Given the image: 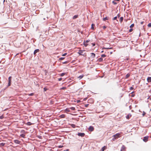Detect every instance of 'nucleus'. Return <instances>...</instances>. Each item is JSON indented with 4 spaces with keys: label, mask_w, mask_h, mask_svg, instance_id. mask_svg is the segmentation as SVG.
<instances>
[{
    "label": "nucleus",
    "mask_w": 151,
    "mask_h": 151,
    "mask_svg": "<svg viewBox=\"0 0 151 151\" xmlns=\"http://www.w3.org/2000/svg\"><path fill=\"white\" fill-rule=\"evenodd\" d=\"M120 134L119 133H117L113 135V140H114L117 139L118 138L120 137Z\"/></svg>",
    "instance_id": "nucleus-1"
},
{
    "label": "nucleus",
    "mask_w": 151,
    "mask_h": 151,
    "mask_svg": "<svg viewBox=\"0 0 151 151\" xmlns=\"http://www.w3.org/2000/svg\"><path fill=\"white\" fill-rule=\"evenodd\" d=\"M12 77L11 76H10L8 78V81L9 82L8 84V86H9L11 85V80H12Z\"/></svg>",
    "instance_id": "nucleus-2"
},
{
    "label": "nucleus",
    "mask_w": 151,
    "mask_h": 151,
    "mask_svg": "<svg viewBox=\"0 0 151 151\" xmlns=\"http://www.w3.org/2000/svg\"><path fill=\"white\" fill-rule=\"evenodd\" d=\"M84 51V50H80L79 52H78V54L79 55H83L84 54H83V52Z\"/></svg>",
    "instance_id": "nucleus-3"
},
{
    "label": "nucleus",
    "mask_w": 151,
    "mask_h": 151,
    "mask_svg": "<svg viewBox=\"0 0 151 151\" xmlns=\"http://www.w3.org/2000/svg\"><path fill=\"white\" fill-rule=\"evenodd\" d=\"M148 136L144 137L143 139V141L145 142H147L148 140Z\"/></svg>",
    "instance_id": "nucleus-4"
},
{
    "label": "nucleus",
    "mask_w": 151,
    "mask_h": 151,
    "mask_svg": "<svg viewBox=\"0 0 151 151\" xmlns=\"http://www.w3.org/2000/svg\"><path fill=\"white\" fill-rule=\"evenodd\" d=\"M77 135L79 136L83 137L84 136L85 134L84 133H79Z\"/></svg>",
    "instance_id": "nucleus-5"
},
{
    "label": "nucleus",
    "mask_w": 151,
    "mask_h": 151,
    "mask_svg": "<svg viewBox=\"0 0 151 151\" xmlns=\"http://www.w3.org/2000/svg\"><path fill=\"white\" fill-rule=\"evenodd\" d=\"M40 50H39V49H36L35 50L34 52V55H36V53L37 52H40Z\"/></svg>",
    "instance_id": "nucleus-6"
},
{
    "label": "nucleus",
    "mask_w": 151,
    "mask_h": 151,
    "mask_svg": "<svg viewBox=\"0 0 151 151\" xmlns=\"http://www.w3.org/2000/svg\"><path fill=\"white\" fill-rule=\"evenodd\" d=\"M94 129V127L92 126H90L88 128L89 130L90 131H93Z\"/></svg>",
    "instance_id": "nucleus-7"
},
{
    "label": "nucleus",
    "mask_w": 151,
    "mask_h": 151,
    "mask_svg": "<svg viewBox=\"0 0 151 151\" xmlns=\"http://www.w3.org/2000/svg\"><path fill=\"white\" fill-rule=\"evenodd\" d=\"M14 142L16 144H19L20 143V141L17 139H15L14 140Z\"/></svg>",
    "instance_id": "nucleus-8"
},
{
    "label": "nucleus",
    "mask_w": 151,
    "mask_h": 151,
    "mask_svg": "<svg viewBox=\"0 0 151 151\" xmlns=\"http://www.w3.org/2000/svg\"><path fill=\"white\" fill-rule=\"evenodd\" d=\"M60 118H64L65 117V115L64 114H62L59 116Z\"/></svg>",
    "instance_id": "nucleus-9"
},
{
    "label": "nucleus",
    "mask_w": 151,
    "mask_h": 151,
    "mask_svg": "<svg viewBox=\"0 0 151 151\" xmlns=\"http://www.w3.org/2000/svg\"><path fill=\"white\" fill-rule=\"evenodd\" d=\"M147 80L148 82H151V77H148L147 78Z\"/></svg>",
    "instance_id": "nucleus-10"
},
{
    "label": "nucleus",
    "mask_w": 151,
    "mask_h": 151,
    "mask_svg": "<svg viewBox=\"0 0 151 151\" xmlns=\"http://www.w3.org/2000/svg\"><path fill=\"white\" fill-rule=\"evenodd\" d=\"M88 102L89 103H92L93 102V101L92 99H90L88 100Z\"/></svg>",
    "instance_id": "nucleus-11"
},
{
    "label": "nucleus",
    "mask_w": 151,
    "mask_h": 151,
    "mask_svg": "<svg viewBox=\"0 0 151 151\" xmlns=\"http://www.w3.org/2000/svg\"><path fill=\"white\" fill-rule=\"evenodd\" d=\"M91 57L92 58H94L95 56V54L93 53H91Z\"/></svg>",
    "instance_id": "nucleus-12"
},
{
    "label": "nucleus",
    "mask_w": 151,
    "mask_h": 151,
    "mask_svg": "<svg viewBox=\"0 0 151 151\" xmlns=\"http://www.w3.org/2000/svg\"><path fill=\"white\" fill-rule=\"evenodd\" d=\"M95 24H92L91 25V29L94 30V29Z\"/></svg>",
    "instance_id": "nucleus-13"
},
{
    "label": "nucleus",
    "mask_w": 151,
    "mask_h": 151,
    "mask_svg": "<svg viewBox=\"0 0 151 151\" xmlns=\"http://www.w3.org/2000/svg\"><path fill=\"white\" fill-rule=\"evenodd\" d=\"M131 116V114H129L126 116V118L127 119H129Z\"/></svg>",
    "instance_id": "nucleus-14"
},
{
    "label": "nucleus",
    "mask_w": 151,
    "mask_h": 151,
    "mask_svg": "<svg viewBox=\"0 0 151 151\" xmlns=\"http://www.w3.org/2000/svg\"><path fill=\"white\" fill-rule=\"evenodd\" d=\"M78 17V15H74V16H73V19H75L77 18Z\"/></svg>",
    "instance_id": "nucleus-15"
},
{
    "label": "nucleus",
    "mask_w": 151,
    "mask_h": 151,
    "mask_svg": "<svg viewBox=\"0 0 151 151\" xmlns=\"http://www.w3.org/2000/svg\"><path fill=\"white\" fill-rule=\"evenodd\" d=\"M26 124L30 126L33 124L31 123L30 122H28Z\"/></svg>",
    "instance_id": "nucleus-16"
},
{
    "label": "nucleus",
    "mask_w": 151,
    "mask_h": 151,
    "mask_svg": "<svg viewBox=\"0 0 151 151\" xmlns=\"http://www.w3.org/2000/svg\"><path fill=\"white\" fill-rule=\"evenodd\" d=\"M124 18L123 17H121L119 20V22L121 23L122 22Z\"/></svg>",
    "instance_id": "nucleus-17"
},
{
    "label": "nucleus",
    "mask_w": 151,
    "mask_h": 151,
    "mask_svg": "<svg viewBox=\"0 0 151 151\" xmlns=\"http://www.w3.org/2000/svg\"><path fill=\"white\" fill-rule=\"evenodd\" d=\"M125 148V147L124 145H123L121 147V150H124Z\"/></svg>",
    "instance_id": "nucleus-18"
},
{
    "label": "nucleus",
    "mask_w": 151,
    "mask_h": 151,
    "mask_svg": "<svg viewBox=\"0 0 151 151\" xmlns=\"http://www.w3.org/2000/svg\"><path fill=\"white\" fill-rule=\"evenodd\" d=\"M65 111L67 112H70V111L69 108H66L65 110Z\"/></svg>",
    "instance_id": "nucleus-19"
},
{
    "label": "nucleus",
    "mask_w": 151,
    "mask_h": 151,
    "mask_svg": "<svg viewBox=\"0 0 151 151\" xmlns=\"http://www.w3.org/2000/svg\"><path fill=\"white\" fill-rule=\"evenodd\" d=\"M83 76H84L83 75H81L80 76L78 77V78H79L80 79H81L83 78Z\"/></svg>",
    "instance_id": "nucleus-20"
},
{
    "label": "nucleus",
    "mask_w": 151,
    "mask_h": 151,
    "mask_svg": "<svg viewBox=\"0 0 151 151\" xmlns=\"http://www.w3.org/2000/svg\"><path fill=\"white\" fill-rule=\"evenodd\" d=\"M25 135L24 134H22L20 135V136L23 138H25Z\"/></svg>",
    "instance_id": "nucleus-21"
},
{
    "label": "nucleus",
    "mask_w": 151,
    "mask_h": 151,
    "mask_svg": "<svg viewBox=\"0 0 151 151\" xmlns=\"http://www.w3.org/2000/svg\"><path fill=\"white\" fill-rule=\"evenodd\" d=\"M71 126L73 128H75L76 127V125L73 124H70Z\"/></svg>",
    "instance_id": "nucleus-22"
},
{
    "label": "nucleus",
    "mask_w": 151,
    "mask_h": 151,
    "mask_svg": "<svg viewBox=\"0 0 151 151\" xmlns=\"http://www.w3.org/2000/svg\"><path fill=\"white\" fill-rule=\"evenodd\" d=\"M67 73H63L61 74H60V76H63L64 75H65V74H66Z\"/></svg>",
    "instance_id": "nucleus-23"
},
{
    "label": "nucleus",
    "mask_w": 151,
    "mask_h": 151,
    "mask_svg": "<svg viewBox=\"0 0 151 151\" xmlns=\"http://www.w3.org/2000/svg\"><path fill=\"white\" fill-rule=\"evenodd\" d=\"M130 76V74L129 73H127L126 74L125 76L126 78H127Z\"/></svg>",
    "instance_id": "nucleus-24"
},
{
    "label": "nucleus",
    "mask_w": 151,
    "mask_h": 151,
    "mask_svg": "<svg viewBox=\"0 0 151 151\" xmlns=\"http://www.w3.org/2000/svg\"><path fill=\"white\" fill-rule=\"evenodd\" d=\"M83 43H84V45L86 47H87V45H88V44H87L85 42V41H84Z\"/></svg>",
    "instance_id": "nucleus-25"
},
{
    "label": "nucleus",
    "mask_w": 151,
    "mask_h": 151,
    "mask_svg": "<svg viewBox=\"0 0 151 151\" xmlns=\"http://www.w3.org/2000/svg\"><path fill=\"white\" fill-rule=\"evenodd\" d=\"M70 109H71L72 110H75V108L74 107H71L69 108Z\"/></svg>",
    "instance_id": "nucleus-26"
},
{
    "label": "nucleus",
    "mask_w": 151,
    "mask_h": 151,
    "mask_svg": "<svg viewBox=\"0 0 151 151\" xmlns=\"http://www.w3.org/2000/svg\"><path fill=\"white\" fill-rule=\"evenodd\" d=\"M99 62H101L103 60V58H100L98 60Z\"/></svg>",
    "instance_id": "nucleus-27"
},
{
    "label": "nucleus",
    "mask_w": 151,
    "mask_h": 151,
    "mask_svg": "<svg viewBox=\"0 0 151 151\" xmlns=\"http://www.w3.org/2000/svg\"><path fill=\"white\" fill-rule=\"evenodd\" d=\"M34 93H31L28 94V96H33L34 95Z\"/></svg>",
    "instance_id": "nucleus-28"
},
{
    "label": "nucleus",
    "mask_w": 151,
    "mask_h": 151,
    "mask_svg": "<svg viewBox=\"0 0 151 151\" xmlns=\"http://www.w3.org/2000/svg\"><path fill=\"white\" fill-rule=\"evenodd\" d=\"M5 144V143H1L0 144V145L1 146H4Z\"/></svg>",
    "instance_id": "nucleus-29"
},
{
    "label": "nucleus",
    "mask_w": 151,
    "mask_h": 151,
    "mask_svg": "<svg viewBox=\"0 0 151 151\" xmlns=\"http://www.w3.org/2000/svg\"><path fill=\"white\" fill-rule=\"evenodd\" d=\"M134 24H132L130 26V27L131 28H132L133 27H134Z\"/></svg>",
    "instance_id": "nucleus-30"
},
{
    "label": "nucleus",
    "mask_w": 151,
    "mask_h": 151,
    "mask_svg": "<svg viewBox=\"0 0 151 151\" xmlns=\"http://www.w3.org/2000/svg\"><path fill=\"white\" fill-rule=\"evenodd\" d=\"M65 58L64 57H61L59 58V60H63Z\"/></svg>",
    "instance_id": "nucleus-31"
},
{
    "label": "nucleus",
    "mask_w": 151,
    "mask_h": 151,
    "mask_svg": "<svg viewBox=\"0 0 151 151\" xmlns=\"http://www.w3.org/2000/svg\"><path fill=\"white\" fill-rule=\"evenodd\" d=\"M25 131L24 130H22L20 132L21 133H22L23 134L24 133H25Z\"/></svg>",
    "instance_id": "nucleus-32"
},
{
    "label": "nucleus",
    "mask_w": 151,
    "mask_h": 151,
    "mask_svg": "<svg viewBox=\"0 0 151 151\" xmlns=\"http://www.w3.org/2000/svg\"><path fill=\"white\" fill-rule=\"evenodd\" d=\"M37 137L40 139H42V137L40 135H37Z\"/></svg>",
    "instance_id": "nucleus-33"
},
{
    "label": "nucleus",
    "mask_w": 151,
    "mask_h": 151,
    "mask_svg": "<svg viewBox=\"0 0 151 151\" xmlns=\"http://www.w3.org/2000/svg\"><path fill=\"white\" fill-rule=\"evenodd\" d=\"M109 19V17H106L104 18V20H108Z\"/></svg>",
    "instance_id": "nucleus-34"
},
{
    "label": "nucleus",
    "mask_w": 151,
    "mask_h": 151,
    "mask_svg": "<svg viewBox=\"0 0 151 151\" xmlns=\"http://www.w3.org/2000/svg\"><path fill=\"white\" fill-rule=\"evenodd\" d=\"M66 89V87H63L60 88L61 90H64Z\"/></svg>",
    "instance_id": "nucleus-35"
},
{
    "label": "nucleus",
    "mask_w": 151,
    "mask_h": 151,
    "mask_svg": "<svg viewBox=\"0 0 151 151\" xmlns=\"http://www.w3.org/2000/svg\"><path fill=\"white\" fill-rule=\"evenodd\" d=\"M148 27H151V23H149L147 25Z\"/></svg>",
    "instance_id": "nucleus-36"
},
{
    "label": "nucleus",
    "mask_w": 151,
    "mask_h": 151,
    "mask_svg": "<svg viewBox=\"0 0 151 151\" xmlns=\"http://www.w3.org/2000/svg\"><path fill=\"white\" fill-rule=\"evenodd\" d=\"M117 16L115 17H114L113 18V20H115L116 19H117Z\"/></svg>",
    "instance_id": "nucleus-37"
},
{
    "label": "nucleus",
    "mask_w": 151,
    "mask_h": 151,
    "mask_svg": "<svg viewBox=\"0 0 151 151\" xmlns=\"http://www.w3.org/2000/svg\"><path fill=\"white\" fill-rule=\"evenodd\" d=\"M4 117L3 115L0 116V119H2L4 118Z\"/></svg>",
    "instance_id": "nucleus-38"
},
{
    "label": "nucleus",
    "mask_w": 151,
    "mask_h": 151,
    "mask_svg": "<svg viewBox=\"0 0 151 151\" xmlns=\"http://www.w3.org/2000/svg\"><path fill=\"white\" fill-rule=\"evenodd\" d=\"M47 90V88L45 87L44 88V91H45Z\"/></svg>",
    "instance_id": "nucleus-39"
},
{
    "label": "nucleus",
    "mask_w": 151,
    "mask_h": 151,
    "mask_svg": "<svg viewBox=\"0 0 151 151\" xmlns=\"http://www.w3.org/2000/svg\"><path fill=\"white\" fill-rule=\"evenodd\" d=\"M112 3L114 5H115L117 4V3L116 2H115L114 1H112Z\"/></svg>",
    "instance_id": "nucleus-40"
},
{
    "label": "nucleus",
    "mask_w": 151,
    "mask_h": 151,
    "mask_svg": "<svg viewBox=\"0 0 151 151\" xmlns=\"http://www.w3.org/2000/svg\"><path fill=\"white\" fill-rule=\"evenodd\" d=\"M132 30H133V29H132V28H131V29H130L129 30V32H132Z\"/></svg>",
    "instance_id": "nucleus-41"
},
{
    "label": "nucleus",
    "mask_w": 151,
    "mask_h": 151,
    "mask_svg": "<svg viewBox=\"0 0 151 151\" xmlns=\"http://www.w3.org/2000/svg\"><path fill=\"white\" fill-rule=\"evenodd\" d=\"M63 147V145H59L58 146V147L59 148H61Z\"/></svg>",
    "instance_id": "nucleus-42"
},
{
    "label": "nucleus",
    "mask_w": 151,
    "mask_h": 151,
    "mask_svg": "<svg viewBox=\"0 0 151 151\" xmlns=\"http://www.w3.org/2000/svg\"><path fill=\"white\" fill-rule=\"evenodd\" d=\"M90 41V40H86V41H85V42L86 43H88Z\"/></svg>",
    "instance_id": "nucleus-43"
},
{
    "label": "nucleus",
    "mask_w": 151,
    "mask_h": 151,
    "mask_svg": "<svg viewBox=\"0 0 151 151\" xmlns=\"http://www.w3.org/2000/svg\"><path fill=\"white\" fill-rule=\"evenodd\" d=\"M67 54V53H65L62 55V56H65Z\"/></svg>",
    "instance_id": "nucleus-44"
},
{
    "label": "nucleus",
    "mask_w": 151,
    "mask_h": 151,
    "mask_svg": "<svg viewBox=\"0 0 151 151\" xmlns=\"http://www.w3.org/2000/svg\"><path fill=\"white\" fill-rule=\"evenodd\" d=\"M111 47H104V49H111Z\"/></svg>",
    "instance_id": "nucleus-45"
},
{
    "label": "nucleus",
    "mask_w": 151,
    "mask_h": 151,
    "mask_svg": "<svg viewBox=\"0 0 151 151\" xmlns=\"http://www.w3.org/2000/svg\"><path fill=\"white\" fill-rule=\"evenodd\" d=\"M68 63V62L67 61H66L64 62H63V64H67Z\"/></svg>",
    "instance_id": "nucleus-46"
},
{
    "label": "nucleus",
    "mask_w": 151,
    "mask_h": 151,
    "mask_svg": "<svg viewBox=\"0 0 151 151\" xmlns=\"http://www.w3.org/2000/svg\"><path fill=\"white\" fill-rule=\"evenodd\" d=\"M62 78H58V80L59 81H61L62 80Z\"/></svg>",
    "instance_id": "nucleus-47"
},
{
    "label": "nucleus",
    "mask_w": 151,
    "mask_h": 151,
    "mask_svg": "<svg viewBox=\"0 0 151 151\" xmlns=\"http://www.w3.org/2000/svg\"><path fill=\"white\" fill-rule=\"evenodd\" d=\"M133 89H134V88L132 87H130V90H133Z\"/></svg>",
    "instance_id": "nucleus-48"
},
{
    "label": "nucleus",
    "mask_w": 151,
    "mask_h": 151,
    "mask_svg": "<svg viewBox=\"0 0 151 151\" xmlns=\"http://www.w3.org/2000/svg\"><path fill=\"white\" fill-rule=\"evenodd\" d=\"M92 46L93 47L95 45V43H92Z\"/></svg>",
    "instance_id": "nucleus-49"
},
{
    "label": "nucleus",
    "mask_w": 151,
    "mask_h": 151,
    "mask_svg": "<svg viewBox=\"0 0 151 151\" xmlns=\"http://www.w3.org/2000/svg\"><path fill=\"white\" fill-rule=\"evenodd\" d=\"M89 105V104H86L85 105V106L86 107H88V106Z\"/></svg>",
    "instance_id": "nucleus-50"
},
{
    "label": "nucleus",
    "mask_w": 151,
    "mask_h": 151,
    "mask_svg": "<svg viewBox=\"0 0 151 151\" xmlns=\"http://www.w3.org/2000/svg\"><path fill=\"white\" fill-rule=\"evenodd\" d=\"M87 98H85L84 99H83V101H86L87 100Z\"/></svg>",
    "instance_id": "nucleus-51"
},
{
    "label": "nucleus",
    "mask_w": 151,
    "mask_h": 151,
    "mask_svg": "<svg viewBox=\"0 0 151 151\" xmlns=\"http://www.w3.org/2000/svg\"><path fill=\"white\" fill-rule=\"evenodd\" d=\"M117 17H120V15L119 14H118L117 15Z\"/></svg>",
    "instance_id": "nucleus-52"
},
{
    "label": "nucleus",
    "mask_w": 151,
    "mask_h": 151,
    "mask_svg": "<svg viewBox=\"0 0 151 151\" xmlns=\"http://www.w3.org/2000/svg\"><path fill=\"white\" fill-rule=\"evenodd\" d=\"M80 102V100H77V102L78 103H79V102Z\"/></svg>",
    "instance_id": "nucleus-53"
},
{
    "label": "nucleus",
    "mask_w": 151,
    "mask_h": 151,
    "mask_svg": "<svg viewBox=\"0 0 151 151\" xmlns=\"http://www.w3.org/2000/svg\"><path fill=\"white\" fill-rule=\"evenodd\" d=\"M101 56L103 58H104V54H102L101 55Z\"/></svg>",
    "instance_id": "nucleus-54"
},
{
    "label": "nucleus",
    "mask_w": 151,
    "mask_h": 151,
    "mask_svg": "<svg viewBox=\"0 0 151 151\" xmlns=\"http://www.w3.org/2000/svg\"><path fill=\"white\" fill-rule=\"evenodd\" d=\"M143 23H144V22H141V24H143Z\"/></svg>",
    "instance_id": "nucleus-55"
},
{
    "label": "nucleus",
    "mask_w": 151,
    "mask_h": 151,
    "mask_svg": "<svg viewBox=\"0 0 151 151\" xmlns=\"http://www.w3.org/2000/svg\"><path fill=\"white\" fill-rule=\"evenodd\" d=\"M103 116H99V117L100 118H101L102 117H103Z\"/></svg>",
    "instance_id": "nucleus-56"
},
{
    "label": "nucleus",
    "mask_w": 151,
    "mask_h": 151,
    "mask_svg": "<svg viewBox=\"0 0 151 151\" xmlns=\"http://www.w3.org/2000/svg\"><path fill=\"white\" fill-rule=\"evenodd\" d=\"M148 99H149L150 100H151V98H150V97H149L148 98Z\"/></svg>",
    "instance_id": "nucleus-57"
},
{
    "label": "nucleus",
    "mask_w": 151,
    "mask_h": 151,
    "mask_svg": "<svg viewBox=\"0 0 151 151\" xmlns=\"http://www.w3.org/2000/svg\"><path fill=\"white\" fill-rule=\"evenodd\" d=\"M69 150V149H67L66 150H64V151H68Z\"/></svg>",
    "instance_id": "nucleus-58"
},
{
    "label": "nucleus",
    "mask_w": 151,
    "mask_h": 151,
    "mask_svg": "<svg viewBox=\"0 0 151 151\" xmlns=\"http://www.w3.org/2000/svg\"><path fill=\"white\" fill-rule=\"evenodd\" d=\"M145 113H144L143 114H142V115H143L144 116L145 114Z\"/></svg>",
    "instance_id": "nucleus-59"
},
{
    "label": "nucleus",
    "mask_w": 151,
    "mask_h": 151,
    "mask_svg": "<svg viewBox=\"0 0 151 151\" xmlns=\"http://www.w3.org/2000/svg\"><path fill=\"white\" fill-rule=\"evenodd\" d=\"M104 29H105L106 28V27L105 26H104Z\"/></svg>",
    "instance_id": "nucleus-60"
},
{
    "label": "nucleus",
    "mask_w": 151,
    "mask_h": 151,
    "mask_svg": "<svg viewBox=\"0 0 151 151\" xmlns=\"http://www.w3.org/2000/svg\"><path fill=\"white\" fill-rule=\"evenodd\" d=\"M104 150H105L106 149V148L105 146H104Z\"/></svg>",
    "instance_id": "nucleus-61"
},
{
    "label": "nucleus",
    "mask_w": 151,
    "mask_h": 151,
    "mask_svg": "<svg viewBox=\"0 0 151 151\" xmlns=\"http://www.w3.org/2000/svg\"><path fill=\"white\" fill-rule=\"evenodd\" d=\"M102 19L103 20H104V17Z\"/></svg>",
    "instance_id": "nucleus-62"
},
{
    "label": "nucleus",
    "mask_w": 151,
    "mask_h": 151,
    "mask_svg": "<svg viewBox=\"0 0 151 151\" xmlns=\"http://www.w3.org/2000/svg\"><path fill=\"white\" fill-rule=\"evenodd\" d=\"M102 27L104 29V26Z\"/></svg>",
    "instance_id": "nucleus-63"
},
{
    "label": "nucleus",
    "mask_w": 151,
    "mask_h": 151,
    "mask_svg": "<svg viewBox=\"0 0 151 151\" xmlns=\"http://www.w3.org/2000/svg\"><path fill=\"white\" fill-rule=\"evenodd\" d=\"M150 111H151V109H150Z\"/></svg>",
    "instance_id": "nucleus-64"
}]
</instances>
